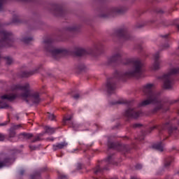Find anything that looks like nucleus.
Returning a JSON list of instances; mask_svg holds the SVG:
<instances>
[{
  "mask_svg": "<svg viewBox=\"0 0 179 179\" xmlns=\"http://www.w3.org/2000/svg\"><path fill=\"white\" fill-rule=\"evenodd\" d=\"M123 64L124 65H128V64H132V70L129 72H126L124 74L117 72L115 73L114 78L108 79L106 87L108 89V93H109L110 94H111V93H113V92L115 90V83L114 82V79L121 80L123 78H137V76H139V75L142 73L143 64H142V62H140L139 59L133 60L131 59H127V62H123Z\"/></svg>",
  "mask_w": 179,
  "mask_h": 179,
  "instance_id": "nucleus-1",
  "label": "nucleus"
},
{
  "mask_svg": "<svg viewBox=\"0 0 179 179\" xmlns=\"http://www.w3.org/2000/svg\"><path fill=\"white\" fill-rule=\"evenodd\" d=\"M143 92L145 96H148V99L143 101L140 106H149V104H155V107L151 110L152 114H156L158 111H160L164 107V103L162 99H159V95L153 92V84H147L143 87Z\"/></svg>",
  "mask_w": 179,
  "mask_h": 179,
  "instance_id": "nucleus-2",
  "label": "nucleus"
},
{
  "mask_svg": "<svg viewBox=\"0 0 179 179\" xmlns=\"http://www.w3.org/2000/svg\"><path fill=\"white\" fill-rule=\"evenodd\" d=\"M11 90L15 92L16 90H21L23 92L20 94V97L23 99L27 103H29V97H32L33 103L34 104H38L41 99H40V94L38 92L33 93V90L30 87L29 83H25L24 85H13L11 86Z\"/></svg>",
  "mask_w": 179,
  "mask_h": 179,
  "instance_id": "nucleus-3",
  "label": "nucleus"
},
{
  "mask_svg": "<svg viewBox=\"0 0 179 179\" xmlns=\"http://www.w3.org/2000/svg\"><path fill=\"white\" fill-rule=\"evenodd\" d=\"M45 50L46 52H50L51 55L56 59H58V57H65L68 55V50L64 48H55L52 46V41L48 39L44 41Z\"/></svg>",
  "mask_w": 179,
  "mask_h": 179,
  "instance_id": "nucleus-4",
  "label": "nucleus"
},
{
  "mask_svg": "<svg viewBox=\"0 0 179 179\" xmlns=\"http://www.w3.org/2000/svg\"><path fill=\"white\" fill-rule=\"evenodd\" d=\"M173 75H179V67L171 69L167 74L164 75V89H171L173 87Z\"/></svg>",
  "mask_w": 179,
  "mask_h": 179,
  "instance_id": "nucleus-5",
  "label": "nucleus"
},
{
  "mask_svg": "<svg viewBox=\"0 0 179 179\" xmlns=\"http://www.w3.org/2000/svg\"><path fill=\"white\" fill-rule=\"evenodd\" d=\"M16 99V94H4L1 96L0 101V108H9V104L5 100H8V101H13Z\"/></svg>",
  "mask_w": 179,
  "mask_h": 179,
  "instance_id": "nucleus-6",
  "label": "nucleus"
},
{
  "mask_svg": "<svg viewBox=\"0 0 179 179\" xmlns=\"http://www.w3.org/2000/svg\"><path fill=\"white\" fill-rule=\"evenodd\" d=\"M141 111H138L136 110V109H134V108H129L126 110L124 113V115L127 118H134V119L138 118L139 115H141Z\"/></svg>",
  "mask_w": 179,
  "mask_h": 179,
  "instance_id": "nucleus-7",
  "label": "nucleus"
},
{
  "mask_svg": "<svg viewBox=\"0 0 179 179\" xmlns=\"http://www.w3.org/2000/svg\"><path fill=\"white\" fill-rule=\"evenodd\" d=\"M116 36L118 37H122L124 40H129V34L125 29H120L115 31Z\"/></svg>",
  "mask_w": 179,
  "mask_h": 179,
  "instance_id": "nucleus-8",
  "label": "nucleus"
},
{
  "mask_svg": "<svg viewBox=\"0 0 179 179\" xmlns=\"http://www.w3.org/2000/svg\"><path fill=\"white\" fill-rule=\"evenodd\" d=\"M159 58H160V54L159 52L155 53L154 55V64H153V69L155 71H157V69H160V60H159Z\"/></svg>",
  "mask_w": 179,
  "mask_h": 179,
  "instance_id": "nucleus-9",
  "label": "nucleus"
},
{
  "mask_svg": "<svg viewBox=\"0 0 179 179\" xmlns=\"http://www.w3.org/2000/svg\"><path fill=\"white\" fill-rule=\"evenodd\" d=\"M121 57H122L121 53H117L108 59V63L120 62L121 61Z\"/></svg>",
  "mask_w": 179,
  "mask_h": 179,
  "instance_id": "nucleus-10",
  "label": "nucleus"
},
{
  "mask_svg": "<svg viewBox=\"0 0 179 179\" xmlns=\"http://www.w3.org/2000/svg\"><path fill=\"white\" fill-rule=\"evenodd\" d=\"M68 146V143L64 141L62 143H57L56 145H52V149L54 152L59 150V149H64V148H66Z\"/></svg>",
  "mask_w": 179,
  "mask_h": 179,
  "instance_id": "nucleus-11",
  "label": "nucleus"
},
{
  "mask_svg": "<svg viewBox=\"0 0 179 179\" xmlns=\"http://www.w3.org/2000/svg\"><path fill=\"white\" fill-rule=\"evenodd\" d=\"M34 135L31 133L23 132L18 135V139H31Z\"/></svg>",
  "mask_w": 179,
  "mask_h": 179,
  "instance_id": "nucleus-12",
  "label": "nucleus"
},
{
  "mask_svg": "<svg viewBox=\"0 0 179 179\" xmlns=\"http://www.w3.org/2000/svg\"><path fill=\"white\" fill-rule=\"evenodd\" d=\"M9 164H10V158L6 157L3 161H0V169L6 167V166H9Z\"/></svg>",
  "mask_w": 179,
  "mask_h": 179,
  "instance_id": "nucleus-13",
  "label": "nucleus"
},
{
  "mask_svg": "<svg viewBox=\"0 0 179 179\" xmlns=\"http://www.w3.org/2000/svg\"><path fill=\"white\" fill-rule=\"evenodd\" d=\"M108 148L109 149H117L118 150H124V145H119L116 147L115 144L114 143H108Z\"/></svg>",
  "mask_w": 179,
  "mask_h": 179,
  "instance_id": "nucleus-14",
  "label": "nucleus"
},
{
  "mask_svg": "<svg viewBox=\"0 0 179 179\" xmlns=\"http://www.w3.org/2000/svg\"><path fill=\"white\" fill-rule=\"evenodd\" d=\"M58 128L50 127L49 126L45 127V134H49V135H52V134L55 133Z\"/></svg>",
  "mask_w": 179,
  "mask_h": 179,
  "instance_id": "nucleus-15",
  "label": "nucleus"
},
{
  "mask_svg": "<svg viewBox=\"0 0 179 179\" xmlns=\"http://www.w3.org/2000/svg\"><path fill=\"white\" fill-rule=\"evenodd\" d=\"M152 148L153 149H155L156 150H159V152H163V150H164L163 143L162 142L154 144L152 145Z\"/></svg>",
  "mask_w": 179,
  "mask_h": 179,
  "instance_id": "nucleus-16",
  "label": "nucleus"
},
{
  "mask_svg": "<svg viewBox=\"0 0 179 179\" xmlns=\"http://www.w3.org/2000/svg\"><path fill=\"white\" fill-rule=\"evenodd\" d=\"M87 52L85 49L79 48L75 52V55L77 57H83V55H86Z\"/></svg>",
  "mask_w": 179,
  "mask_h": 179,
  "instance_id": "nucleus-17",
  "label": "nucleus"
},
{
  "mask_svg": "<svg viewBox=\"0 0 179 179\" xmlns=\"http://www.w3.org/2000/svg\"><path fill=\"white\" fill-rule=\"evenodd\" d=\"M34 73H37V70L32 71H24L22 74V78H29L34 75Z\"/></svg>",
  "mask_w": 179,
  "mask_h": 179,
  "instance_id": "nucleus-18",
  "label": "nucleus"
},
{
  "mask_svg": "<svg viewBox=\"0 0 179 179\" xmlns=\"http://www.w3.org/2000/svg\"><path fill=\"white\" fill-rule=\"evenodd\" d=\"M16 136V131L14 130L12 127L8 129V138H15Z\"/></svg>",
  "mask_w": 179,
  "mask_h": 179,
  "instance_id": "nucleus-19",
  "label": "nucleus"
},
{
  "mask_svg": "<svg viewBox=\"0 0 179 179\" xmlns=\"http://www.w3.org/2000/svg\"><path fill=\"white\" fill-rule=\"evenodd\" d=\"M43 136V134H38L36 136V137L31 141V143H34L36 142H39L41 141V137Z\"/></svg>",
  "mask_w": 179,
  "mask_h": 179,
  "instance_id": "nucleus-20",
  "label": "nucleus"
},
{
  "mask_svg": "<svg viewBox=\"0 0 179 179\" xmlns=\"http://www.w3.org/2000/svg\"><path fill=\"white\" fill-rule=\"evenodd\" d=\"M103 170H107V168H103V169H100L99 166H97L94 169V174H99V173H101Z\"/></svg>",
  "mask_w": 179,
  "mask_h": 179,
  "instance_id": "nucleus-21",
  "label": "nucleus"
},
{
  "mask_svg": "<svg viewBox=\"0 0 179 179\" xmlns=\"http://www.w3.org/2000/svg\"><path fill=\"white\" fill-rule=\"evenodd\" d=\"M31 179H41V173L36 172L34 175L31 176Z\"/></svg>",
  "mask_w": 179,
  "mask_h": 179,
  "instance_id": "nucleus-22",
  "label": "nucleus"
},
{
  "mask_svg": "<svg viewBox=\"0 0 179 179\" xmlns=\"http://www.w3.org/2000/svg\"><path fill=\"white\" fill-rule=\"evenodd\" d=\"M168 132L169 135H173V134L177 132V127H169Z\"/></svg>",
  "mask_w": 179,
  "mask_h": 179,
  "instance_id": "nucleus-23",
  "label": "nucleus"
},
{
  "mask_svg": "<svg viewBox=\"0 0 179 179\" xmlns=\"http://www.w3.org/2000/svg\"><path fill=\"white\" fill-rule=\"evenodd\" d=\"M47 117L48 118V120H50V121H55V115L54 114H51L50 113H47Z\"/></svg>",
  "mask_w": 179,
  "mask_h": 179,
  "instance_id": "nucleus-24",
  "label": "nucleus"
},
{
  "mask_svg": "<svg viewBox=\"0 0 179 179\" xmlns=\"http://www.w3.org/2000/svg\"><path fill=\"white\" fill-rule=\"evenodd\" d=\"M22 41L24 43V44H29L30 41H33V38H24Z\"/></svg>",
  "mask_w": 179,
  "mask_h": 179,
  "instance_id": "nucleus-25",
  "label": "nucleus"
},
{
  "mask_svg": "<svg viewBox=\"0 0 179 179\" xmlns=\"http://www.w3.org/2000/svg\"><path fill=\"white\" fill-rule=\"evenodd\" d=\"M4 59H6V64L8 65H10V64H12V62H13V59H12V58H10L9 57H4Z\"/></svg>",
  "mask_w": 179,
  "mask_h": 179,
  "instance_id": "nucleus-26",
  "label": "nucleus"
},
{
  "mask_svg": "<svg viewBox=\"0 0 179 179\" xmlns=\"http://www.w3.org/2000/svg\"><path fill=\"white\" fill-rule=\"evenodd\" d=\"M115 104H128V101L127 100L121 99L115 102Z\"/></svg>",
  "mask_w": 179,
  "mask_h": 179,
  "instance_id": "nucleus-27",
  "label": "nucleus"
},
{
  "mask_svg": "<svg viewBox=\"0 0 179 179\" xmlns=\"http://www.w3.org/2000/svg\"><path fill=\"white\" fill-rule=\"evenodd\" d=\"M11 128L14 130L16 131L17 129H20V128H22V124H13Z\"/></svg>",
  "mask_w": 179,
  "mask_h": 179,
  "instance_id": "nucleus-28",
  "label": "nucleus"
},
{
  "mask_svg": "<svg viewBox=\"0 0 179 179\" xmlns=\"http://www.w3.org/2000/svg\"><path fill=\"white\" fill-rule=\"evenodd\" d=\"M71 120H72V115H69V116L64 117L63 119V122H64V124H65L66 121H71Z\"/></svg>",
  "mask_w": 179,
  "mask_h": 179,
  "instance_id": "nucleus-29",
  "label": "nucleus"
},
{
  "mask_svg": "<svg viewBox=\"0 0 179 179\" xmlns=\"http://www.w3.org/2000/svg\"><path fill=\"white\" fill-rule=\"evenodd\" d=\"M171 162H173V158H170V161L166 160L164 164L165 167H169L171 164Z\"/></svg>",
  "mask_w": 179,
  "mask_h": 179,
  "instance_id": "nucleus-30",
  "label": "nucleus"
},
{
  "mask_svg": "<svg viewBox=\"0 0 179 179\" xmlns=\"http://www.w3.org/2000/svg\"><path fill=\"white\" fill-rule=\"evenodd\" d=\"M117 13H121V11L120 10H115V9H113L110 11V15H117Z\"/></svg>",
  "mask_w": 179,
  "mask_h": 179,
  "instance_id": "nucleus-31",
  "label": "nucleus"
},
{
  "mask_svg": "<svg viewBox=\"0 0 179 179\" xmlns=\"http://www.w3.org/2000/svg\"><path fill=\"white\" fill-rule=\"evenodd\" d=\"M3 141H5V134L0 133V141L3 142Z\"/></svg>",
  "mask_w": 179,
  "mask_h": 179,
  "instance_id": "nucleus-32",
  "label": "nucleus"
},
{
  "mask_svg": "<svg viewBox=\"0 0 179 179\" xmlns=\"http://www.w3.org/2000/svg\"><path fill=\"white\" fill-rule=\"evenodd\" d=\"M5 3V0H0V10H2V6Z\"/></svg>",
  "mask_w": 179,
  "mask_h": 179,
  "instance_id": "nucleus-33",
  "label": "nucleus"
},
{
  "mask_svg": "<svg viewBox=\"0 0 179 179\" xmlns=\"http://www.w3.org/2000/svg\"><path fill=\"white\" fill-rule=\"evenodd\" d=\"M135 167H136V170H141V169H142V165L138 164L136 165Z\"/></svg>",
  "mask_w": 179,
  "mask_h": 179,
  "instance_id": "nucleus-34",
  "label": "nucleus"
},
{
  "mask_svg": "<svg viewBox=\"0 0 179 179\" xmlns=\"http://www.w3.org/2000/svg\"><path fill=\"white\" fill-rule=\"evenodd\" d=\"M139 127H142V124H133V128H139Z\"/></svg>",
  "mask_w": 179,
  "mask_h": 179,
  "instance_id": "nucleus-35",
  "label": "nucleus"
},
{
  "mask_svg": "<svg viewBox=\"0 0 179 179\" xmlns=\"http://www.w3.org/2000/svg\"><path fill=\"white\" fill-rule=\"evenodd\" d=\"M79 97H80L79 94H76V95L73 96V98L75 99L76 100H78Z\"/></svg>",
  "mask_w": 179,
  "mask_h": 179,
  "instance_id": "nucleus-36",
  "label": "nucleus"
},
{
  "mask_svg": "<svg viewBox=\"0 0 179 179\" xmlns=\"http://www.w3.org/2000/svg\"><path fill=\"white\" fill-rule=\"evenodd\" d=\"M6 125H8V122L0 123V127H6Z\"/></svg>",
  "mask_w": 179,
  "mask_h": 179,
  "instance_id": "nucleus-37",
  "label": "nucleus"
},
{
  "mask_svg": "<svg viewBox=\"0 0 179 179\" xmlns=\"http://www.w3.org/2000/svg\"><path fill=\"white\" fill-rule=\"evenodd\" d=\"M29 149H31V150H36V149H37V147L33 146V145H30L29 146Z\"/></svg>",
  "mask_w": 179,
  "mask_h": 179,
  "instance_id": "nucleus-38",
  "label": "nucleus"
},
{
  "mask_svg": "<svg viewBox=\"0 0 179 179\" xmlns=\"http://www.w3.org/2000/svg\"><path fill=\"white\" fill-rule=\"evenodd\" d=\"M156 128H157V126H154V127L150 128V132H152V131H153V129H156Z\"/></svg>",
  "mask_w": 179,
  "mask_h": 179,
  "instance_id": "nucleus-39",
  "label": "nucleus"
},
{
  "mask_svg": "<svg viewBox=\"0 0 179 179\" xmlns=\"http://www.w3.org/2000/svg\"><path fill=\"white\" fill-rule=\"evenodd\" d=\"M24 174V171L22 170L20 171V176H23Z\"/></svg>",
  "mask_w": 179,
  "mask_h": 179,
  "instance_id": "nucleus-40",
  "label": "nucleus"
},
{
  "mask_svg": "<svg viewBox=\"0 0 179 179\" xmlns=\"http://www.w3.org/2000/svg\"><path fill=\"white\" fill-rule=\"evenodd\" d=\"M68 30H69L70 31H72L75 30V28H68Z\"/></svg>",
  "mask_w": 179,
  "mask_h": 179,
  "instance_id": "nucleus-41",
  "label": "nucleus"
},
{
  "mask_svg": "<svg viewBox=\"0 0 179 179\" xmlns=\"http://www.w3.org/2000/svg\"><path fill=\"white\" fill-rule=\"evenodd\" d=\"M110 160H111V156L108 157V162H109Z\"/></svg>",
  "mask_w": 179,
  "mask_h": 179,
  "instance_id": "nucleus-42",
  "label": "nucleus"
},
{
  "mask_svg": "<svg viewBox=\"0 0 179 179\" xmlns=\"http://www.w3.org/2000/svg\"><path fill=\"white\" fill-rule=\"evenodd\" d=\"M167 125H170L169 123H166L165 127H167Z\"/></svg>",
  "mask_w": 179,
  "mask_h": 179,
  "instance_id": "nucleus-43",
  "label": "nucleus"
},
{
  "mask_svg": "<svg viewBox=\"0 0 179 179\" xmlns=\"http://www.w3.org/2000/svg\"><path fill=\"white\" fill-rule=\"evenodd\" d=\"M107 15H102V17H107Z\"/></svg>",
  "mask_w": 179,
  "mask_h": 179,
  "instance_id": "nucleus-44",
  "label": "nucleus"
},
{
  "mask_svg": "<svg viewBox=\"0 0 179 179\" xmlns=\"http://www.w3.org/2000/svg\"><path fill=\"white\" fill-rule=\"evenodd\" d=\"M57 12L61 13V12H62V10H57Z\"/></svg>",
  "mask_w": 179,
  "mask_h": 179,
  "instance_id": "nucleus-45",
  "label": "nucleus"
},
{
  "mask_svg": "<svg viewBox=\"0 0 179 179\" xmlns=\"http://www.w3.org/2000/svg\"><path fill=\"white\" fill-rule=\"evenodd\" d=\"M162 37H164L166 38H167V35L163 36Z\"/></svg>",
  "mask_w": 179,
  "mask_h": 179,
  "instance_id": "nucleus-46",
  "label": "nucleus"
},
{
  "mask_svg": "<svg viewBox=\"0 0 179 179\" xmlns=\"http://www.w3.org/2000/svg\"><path fill=\"white\" fill-rule=\"evenodd\" d=\"M177 29L178 30H179V25H177Z\"/></svg>",
  "mask_w": 179,
  "mask_h": 179,
  "instance_id": "nucleus-47",
  "label": "nucleus"
},
{
  "mask_svg": "<svg viewBox=\"0 0 179 179\" xmlns=\"http://www.w3.org/2000/svg\"><path fill=\"white\" fill-rule=\"evenodd\" d=\"M17 120H19V117H17Z\"/></svg>",
  "mask_w": 179,
  "mask_h": 179,
  "instance_id": "nucleus-48",
  "label": "nucleus"
},
{
  "mask_svg": "<svg viewBox=\"0 0 179 179\" xmlns=\"http://www.w3.org/2000/svg\"><path fill=\"white\" fill-rule=\"evenodd\" d=\"M178 125H179V120H178Z\"/></svg>",
  "mask_w": 179,
  "mask_h": 179,
  "instance_id": "nucleus-49",
  "label": "nucleus"
},
{
  "mask_svg": "<svg viewBox=\"0 0 179 179\" xmlns=\"http://www.w3.org/2000/svg\"><path fill=\"white\" fill-rule=\"evenodd\" d=\"M75 150H78V149Z\"/></svg>",
  "mask_w": 179,
  "mask_h": 179,
  "instance_id": "nucleus-50",
  "label": "nucleus"
}]
</instances>
